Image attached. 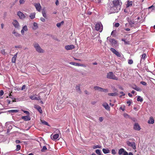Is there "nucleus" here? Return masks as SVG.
<instances>
[{
    "mask_svg": "<svg viewBox=\"0 0 155 155\" xmlns=\"http://www.w3.org/2000/svg\"><path fill=\"white\" fill-rule=\"evenodd\" d=\"M121 5L122 2L120 0H114L112 3L109 4L108 6L111 13H115L120 10Z\"/></svg>",
    "mask_w": 155,
    "mask_h": 155,
    "instance_id": "nucleus-1",
    "label": "nucleus"
},
{
    "mask_svg": "<svg viewBox=\"0 0 155 155\" xmlns=\"http://www.w3.org/2000/svg\"><path fill=\"white\" fill-rule=\"evenodd\" d=\"M33 46L36 51L39 53H43L44 52V50L42 49L39 45L37 43H35L33 44Z\"/></svg>",
    "mask_w": 155,
    "mask_h": 155,
    "instance_id": "nucleus-2",
    "label": "nucleus"
},
{
    "mask_svg": "<svg viewBox=\"0 0 155 155\" xmlns=\"http://www.w3.org/2000/svg\"><path fill=\"white\" fill-rule=\"evenodd\" d=\"M107 78L115 80H117L118 78L116 77L112 72H110L107 73Z\"/></svg>",
    "mask_w": 155,
    "mask_h": 155,
    "instance_id": "nucleus-3",
    "label": "nucleus"
},
{
    "mask_svg": "<svg viewBox=\"0 0 155 155\" xmlns=\"http://www.w3.org/2000/svg\"><path fill=\"white\" fill-rule=\"evenodd\" d=\"M95 28L96 30L101 32L103 30V26L101 22L96 23L95 25Z\"/></svg>",
    "mask_w": 155,
    "mask_h": 155,
    "instance_id": "nucleus-4",
    "label": "nucleus"
},
{
    "mask_svg": "<svg viewBox=\"0 0 155 155\" xmlns=\"http://www.w3.org/2000/svg\"><path fill=\"white\" fill-rule=\"evenodd\" d=\"M128 22L131 27H134V28H135L137 27V23L136 22L134 21V20H130L128 21Z\"/></svg>",
    "mask_w": 155,
    "mask_h": 155,
    "instance_id": "nucleus-5",
    "label": "nucleus"
},
{
    "mask_svg": "<svg viewBox=\"0 0 155 155\" xmlns=\"http://www.w3.org/2000/svg\"><path fill=\"white\" fill-rule=\"evenodd\" d=\"M127 143L128 146L132 147L134 149H136V144L134 142H130L129 141H127Z\"/></svg>",
    "mask_w": 155,
    "mask_h": 155,
    "instance_id": "nucleus-6",
    "label": "nucleus"
},
{
    "mask_svg": "<svg viewBox=\"0 0 155 155\" xmlns=\"http://www.w3.org/2000/svg\"><path fill=\"white\" fill-rule=\"evenodd\" d=\"M12 24L15 28L17 29L19 28L20 27V25L17 20H13Z\"/></svg>",
    "mask_w": 155,
    "mask_h": 155,
    "instance_id": "nucleus-7",
    "label": "nucleus"
},
{
    "mask_svg": "<svg viewBox=\"0 0 155 155\" xmlns=\"http://www.w3.org/2000/svg\"><path fill=\"white\" fill-rule=\"evenodd\" d=\"M17 15L19 18L21 20H23L26 18L25 15L21 11H19L18 12Z\"/></svg>",
    "mask_w": 155,
    "mask_h": 155,
    "instance_id": "nucleus-8",
    "label": "nucleus"
},
{
    "mask_svg": "<svg viewBox=\"0 0 155 155\" xmlns=\"http://www.w3.org/2000/svg\"><path fill=\"white\" fill-rule=\"evenodd\" d=\"M59 134H52L51 135V139L54 140H59Z\"/></svg>",
    "mask_w": 155,
    "mask_h": 155,
    "instance_id": "nucleus-9",
    "label": "nucleus"
},
{
    "mask_svg": "<svg viewBox=\"0 0 155 155\" xmlns=\"http://www.w3.org/2000/svg\"><path fill=\"white\" fill-rule=\"evenodd\" d=\"M107 39L113 45H114L117 44V41L114 39L110 38H109V37H108Z\"/></svg>",
    "mask_w": 155,
    "mask_h": 155,
    "instance_id": "nucleus-10",
    "label": "nucleus"
},
{
    "mask_svg": "<svg viewBox=\"0 0 155 155\" xmlns=\"http://www.w3.org/2000/svg\"><path fill=\"white\" fill-rule=\"evenodd\" d=\"M34 6L37 11L40 12L41 10V7L39 3H35Z\"/></svg>",
    "mask_w": 155,
    "mask_h": 155,
    "instance_id": "nucleus-11",
    "label": "nucleus"
},
{
    "mask_svg": "<svg viewBox=\"0 0 155 155\" xmlns=\"http://www.w3.org/2000/svg\"><path fill=\"white\" fill-rule=\"evenodd\" d=\"M69 64H71L74 65L75 66H82L85 67V66L83 64H81L79 63H75L74 62H70L69 63Z\"/></svg>",
    "mask_w": 155,
    "mask_h": 155,
    "instance_id": "nucleus-12",
    "label": "nucleus"
},
{
    "mask_svg": "<svg viewBox=\"0 0 155 155\" xmlns=\"http://www.w3.org/2000/svg\"><path fill=\"white\" fill-rule=\"evenodd\" d=\"M28 30V28L26 25H25L22 28L21 31V33L22 35H24L25 33V31H26Z\"/></svg>",
    "mask_w": 155,
    "mask_h": 155,
    "instance_id": "nucleus-13",
    "label": "nucleus"
},
{
    "mask_svg": "<svg viewBox=\"0 0 155 155\" xmlns=\"http://www.w3.org/2000/svg\"><path fill=\"white\" fill-rule=\"evenodd\" d=\"M134 129L136 130H139L140 127L138 124L135 123L134 126Z\"/></svg>",
    "mask_w": 155,
    "mask_h": 155,
    "instance_id": "nucleus-14",
    "label": "nucleus"
},
{
    "mask_svg": "<svg viewBox=\"0 0 155 155\" xmlns=\"http://www.w3.org/2000/svg\"><path fill=\"white\" fill-rule=\"evenodd\" d=\"M74 46L73 45H68L65 46V48L67 50H70L74 49Z\"/></svg>",
    "mask_w": 155,
    "mask_h": 155,
    "instance_id": "nucleus-15",
    "label": "nucleus"
},
{
    "mask_svg": "<svg viewBox=\"0 0 155 155\" xmlns=\"http://www.w3.org/2000/svg\"><path fill=\"white\" fill-rule=\"evenodd\" d=\"M131 87L133 89L136 90L137 91H141V89L140 87H137L135 85H132L131 86Z\"/></svg>",
    "mask_w": 155,
    "mask_h": 155,
    "instance_id": "nucleus-16",
    "label": "nucleus"
},
{
    "mask_svg": "<svg viewBox=\"0 0 155 155\" xmlns=\"http://www.w3.org/2000/svg\"><path fill=\"white\" fill-rule=\"evenodd\" d=\"M21 118L22 119L24 120L25 121H28L31 120V118L28 116V115L26 116H22L21 117Z\"/></svg>",
    "mask_w": 155,
    "mask_h": 155,
    "instance_id": "nucleus-17",
    "label": "nucleus"
},
{
    "mask_svg": "<svg viewBox=\"0 0 155 155\" xmlns=\"http://www.w3.org/2000/svg\"><path fill=\"white\" fill-rule=\"evenodd\" d=\"M34 107L36 108L40 113L41 114L42 113V110L41 109V108L40 106L37 105H35Z\"/></svg>",
    "mask_w": 155,
    "mask_h": 155,
    "instance_id": "nucleus-18",
    "label": "nucleus"
},
{
    "mask_svg": "<svg viewBox=\"0 0 155 155\" xmlns=\"http://www.w3.org/2000/svg\"><path fill=\"white\" fill-rule=\"evenodd\" d=\"M103 106L107 110H110V107L108 104L106 103H104L102 104Z\"/></svg>",
    "mask_w": 155,
    "mask_h": 155,
    "instance_id": "nucleus-19",
    "label": "nucleus"
},
{
    "mask_svg": "<svg viewBox=\"0 0 155 155\" xmlns=\"http://www.w3.org/2000/svg\"><path fill=\"white\" fill-rule=\"evenodd\" d=\"M18 53L15 54L12 59V61L13 63H15L16 61V58L17 57Z\"/></svg>",
    "mask_w": 155,
    "mask_h": 155,
    "instance_id": "nucleus-20",
    "label": "nucleus"
},
{
    "mask_svg": "<svg viewBox=\"0 0 155 155\" xmlns=\"http://www.w3.org/2000/svg\"><path fill=\"white\" fill-rule=\"evenodd\" d=\"M148 123L150 124H153L154 123V120L152 117H150L148 121Z\"/></svg>",
    "mask_w": 155,
    "mask_h": 155,
    "instance_id": "nucleus-21",
    "label": "nucleus"
},
{
    "mask_svg": "<svg viewBox=\"0 0 155 155\" xmlns=\"http://www.w3.org/2000/svg\"><path fill=\"white\" fill-rule=\"evenodd\" d=\"M102 151L104 154L108 153H109L110 152L109 150L108 149H106L103 148L102 149Z\"/></svg>",
    "mask_w": 155,
    "mask_h": 155,
    "instance_id": "nucleus-22",
    "label": "nucleus"
},
{
    "mask_svg": "<svg viewBox=\"0 0 155 155\" xmlns=\"http://www.w3.org/2000/svg\"><path fill=\"white\" fill-rule=\"evenodd\" d=\"M35 12H33V13H31L30 14V15L29 16V17L31 19H33L35 18Z\"/></svg>",
    "mask_w": 155,
    "mask_h": 155,
    "instance_id": "nucleus-23",
    "label": "nucleus"
},
{
    "mask_svg": "<svg viewBox=\"0 0 155 155\" xmlns=\"http://www.w3.org/2000/svg\"><path fill=\"white\" fill-rule=\"evenodd\" d=\"M124 150H125L123 148L120 149L118 151L119 154L121 155L122 154H123Z\"/></svg>",
    "mask_w": 155,
    "mask_h": 155,
    "instance_id": "nucleus-24",
    "label": "nucleus"
},
{
    "mask_svg": "<svg viewBox=\"0 0 155 155\" xmlns=\"http://www.w3.org/2000/svg\"><path fill=\"white\" fill-rule=\"evenodd\" d=\"M76 91L79 93H81V91L80 89V85H77L76 87Z\"/></svg>",
    "mask_w": 155,
    "mask_h": 155,
    "instance_id": "nucleus-25",
    "label": "nucleus"
},
{
    "mask_svg": "<svg viewBox=\"0 0 155 155\" xmlns=\"http://www.w3.org/2000/svg\"><path fill=\"white\" fill-rule=\"evenodd\" d=\"M102 88L98 86H95L94 87V89L95 90H97L100 92L101 91Z\"/></svg>",
    "mask_w": 155,
    "mask_h": 155,
    "instance_id": "nucleus-26",
    "label": "nucleus"
},
{
    "mask_svg": "<svg viewBox=\"0 0 155 155\" xmlns=\"http://www.w3.org/2000/svg\"><path fill=\"white\" fill-rule=\"evenodd\" d=\"M132 1H128L127 3L126 4V6L127 8L128 7L130 6H132Z\"/></svg>",
    "mask_w": 155,
    "mask_h": 155,
    "instance_id": "nucleus-27",
    "label": "nucleus"
},
{
    "mask_svg": "<svg viewBox=\"0 0 155 155\" xmlns=\"http://www.w3.org/2000/svg\"><path fill=\"white\" fill-rule=\"evenodd\" d=\"M34 27L33 28V30H35L38 28V24L36 22H34L33 23Z\"/></svg>",
    "mask_w": 155,
    "mask_h": 155,
    "instance_id": "nucleus-28",
    "label": "nucleus"
},
{
    "mask_svg": "<svg viewBox=\"0 0 155 155\" xmlns=\"http://www.w3.org/2000/svg\"><path fill=\"white\" fill-rule=\"evenodd\" d=\"M13 34H14L17 37H19L20 36V35L17 32L15 31H14L13 32Z\"/></svg>",
    "mask_w": 155,
    "mask_h": 155,
    "instance_id": "nucleus-29",
    "label": "nucleus"
},
{
    "mask_svg": "<svg viewBox=\"0 0 155 155\" xmlns=\"http://www.w3.org/2000/svg\"><path fill=\"white\" fill-rule=\"evenodd\" d=\"M108 94L110 96H116L117 95V94L116 93H108Z\"/></svg>",
    "mask_w": 155,
    "mask_h": 155,
    "instance_id": "nucleus-30",
    "label": "nucleus"
},
{
    "mask_svg": "<svg viewBox=\"0 0 155 155\" xmlns=\"http://www.w3.org/2000/svg\"><path fill=\"white\" fill-rule=\"evenodd\" d=\"M137 100L138 101L142 102L143 101V99L141 97L138 96L137 97Z\"/></svg>",
    "mask_w": 155,
    "mask_h": 155,
    "instance_id": "nucleus-31",
    "label": "nucleus"
},
{
    "mask_svg": "<svg viewBox=\"0 0 155 155\" xmlns=\"http://www.w3.org/2000/svg\"><path fill=\"white\" fill-rule=\"evenodd\" d=\"M29 98L32 100H36V97L35 95H31L29 96Z\"/></svg>",
    "mask_w": 155,
    "mask_h": 155,
    "instance_id": "nucleus-32",
    "label": "nucleus"
},
{
    "mask_svg": "<svg viewBox=\"0 0 155 155\" xmlns=\"http://www.w3.org/2000/svg\"><path fill=\"white\" fill-rule=\"evenodd\" d=\"M114 54L116 55L118 57H121V54L118 51H117Z\"/></svg>",
    "mask_w": 155,
    "mask_h": 155,
    "instance_id": "nucleus-33",
    "label": "nucleus"
},
{
    "mask_svg": "<svg viewBox=\"0 0 155 155\" xmlns=\"http://www.w3.org/2000/svg\"><path fill=\"white\" fill-rule=\"evenodd\" d=\"M123 116L126 118H130V116L126 113H124L123 114Z\"/></svg>",
    "mask_w": 155,
    "mask_h": 155,
    "instance_id": "nucleus-34",
    "label": "nucleus"
},
{
    "mask_svg": "<svg viewBox=\"0 0 155 155\" xmlns=\"http://www.w3.org/2000/svg\"><path fill=\"white\" fill-rule=\"evenodd\" d=\"M18 110H9L8 111V112L10 113H15L18 112Z\"/></svg>",
    "mask_w": 155,
    "mask_h": 155,
    "instance_id": "nucleus-35",
    "label": "nucleus"
},
{
    "mask_svg": "<svg viewBox=\"0 0 155 155\" xmlns=\"http://www.w3.org/2000/svg\"><path fill=\"white\" fill-rule=\"evenodd\" d=\"M101 146L99 145L94 146L93 147V148L94 149H95L97 148H101Z\"/></svg>",
    "mask_w": 155,
    "mask_h": 155,
    "instance_id": "nucleus-36",
    "label": "nucleus"
},
{
    "mask_svg": "<svg viewBox=\"0 0 155 155\" xmlns=\"http://www.w3.org/2000/svg\"><path fill=\"white\" fill-rule=\"evenodd\" d=\"M95 152L98 155H101V151L99 149H97L95 150Z\"/></svg>",
    "mask_w": 155,
    "mask_h": 155,
    "instance_id": "nucleus-37",
    "label": "nucleus"
},
{
    "mask_svg": "<svg viewBox=\"0 0 155 155\" xmlns=\"http://www.w3.org/2000/svg\"><path fill=\"white\" fill-rule=\"evenodd\" d=\"M47 150V148L45 146L43 147V148L41 149V151L42 152H45Z\"/></svg>",
    "mask_w": 155,
    "mask_h": 155,
    "instance_id": "nucleus-38",
    "label": "nucleus"
},
{
    "mask_svg": "<svg viewBox=\"0 0 155 155\" xmlns=\"http://www.w3.org/2000/svg\"><path fill=\"white\" fill-rule=\"evenodd\" d=\"M63 23H64V21H61V22L60 23H58L57 24V26L58 27H60L61 26V25H62L63 24Z\"/></svg>",
    "mask_w": 155,
    "mask_h": 155,
    "instance_id": "nucleus-39",
    "label": "nucleus"
},
{
    "mask_svg": "<svg viewBox=\"0 0 155 155\" xmlns=\"http://www.w3.org/2000/svg\"><path fill=\"white\" fill-rule=\"evenodd\" d=\"M42 13L43 16L44 18H46V14L45 12V11L44 9L42 10Z\"/></svg>",
    "mask_w": 155,
    "mask_h": 155,
    "instance_id": "nucleus-40",
    "label": "nucleus"
},
{
    "mask_svg": "<svg viewBox=\"0 0 155 155\" xmlns=\"http://www.w3.org/2000/svg\"><path fill=\"white\" fill-rule=\"evenodd\" d=\"M141 56V59H143V60H144L146 56V54L144 53Z\"/></svg>",
    "mask_w": 155,
    "mask_h": 155,
    "instance_id": "nucleus-41",
    "label": "nucleus"
},
{
    "mask_svg": "<svg viewBox=\"0 0 155 155\" xmlns=\"http://www.w3.org/2000/svg\"><path fill=\"white\" fill-rule=\"evenodd\" d=\"M21 147L19 145H16V150L17 151H18L20 150L21 149Z\"/></svg>",
    "mask_w": 155,
    "mask_h": 155,
    "instance_id": "nucleus-42",
    "label": "nucleus"
},
{
    "mask_svg": "<svg viewBox=\"0 0 155 155\" xmlns=\"http://www.w3.org/2000/svg\"><path fill=\"white\" fill-rule=\"evenodd\" d=\"M108 91V90L107 89H104L102 88L101 91V92H103L106 93H107Z\"/></svg>",
    "mask_w": 155,
    "mask_h": 155,
    "instance_id": "nucleus-43",
    "label": "nucleus"
},
{
    "mask_svg": "<svg viewBox=\"0 0 155 155\" xmlns=\"http://www.w3.org/2000/svg\"><path fill=\"white\" fill-rule=\"evenodd\" d=\"M41 121L42 123L43 124H45V125H46L47 126H49V125H48V122L45 121L41 120Z\"/></svg>",
    "mask_w": 155,
    "mask_h": 155,
    "instance_id": "nucleus-44",
    "label": "nucleus"
},
{
    "mask_svg": "<svg viewBox=\"0 0 155 155\" xmlns=\"http://www.w3.org/2000/svg\"><path fill=\"white\" fill-rule=\"evenodd\" d=\"M110 50L114 54L117 51L115 49L113 48H111L110 49Z\"/></svg>",
    "mask_w": 155,
    "mask_h": 155,
    "instance_id": "nucleus-45",
    "label": "nucleus"
},
{
    "mask_svg": "<svg viewBox=\"0 0 155 155\" xmlns=\"http://www.w3.org/2000/svg\"><path fill=\"white\" fill-rule=\"evenodd\" d=\"M111 153L112 154L114 155L116 153V152L114 149H112L111 150Z\"/></svg>",
    "mask_w": 155,
    "mask_h": 155,
    "instance_id": "nucleus-46",
    "label": "nucleus"
},
{
    "mask_svg": "<svg viewBox=\"0 0 155 155\" xmlns=\"http://www.w3.org/2000/svg\"><path fill=\"white\" fill-rule=\"evenodd\" d=\"M15 48H21L22 46L21 45H19L18 46H15Z\"/></svg>",
    "mask_w": 155,
    "mask_h": 155,
    "instance_id": "nucleus-47",
    "label": "nucleus"
},
{
    "mask_svg": "<svg viewBox=\"0 0 155 155\" xmlns=\"http://www.w3.org/2000/svg\"><path fill=\"white\" fill-rule=\"evenodd\" d=\"M25 1L24 0H20L19 3L20 4H22L24 3Z\"/></svg>",
    "mask_w": 155,
    "mask_h": 155,
    "instance_id": "nucleus-48",
    "label": "nucleus"
},
{
    "mask_svg": "<svg viewBox=\"0 0 155 155\" xmlns=\"http://www.w3.org/2000/svg\"><path fill=\"white\" fill-rule=\"evenodd\" d=\"M23 111L24 113H25L27 115H29V113L27 111L23 110Z\"/></svg>",
    "mask_w": 155,
    "mask_h": 155,
    "instance_id": "nucleus-49",
    "label": "nucleus"
},
{
    "mask_svg": "<svg viewBox=\"0 0 155 155\" xmlns=\"http://www.w3.org/2000/svg\"><path fill=\"white\" fill-rule=\"evenodd\" d=\"M128 63L129 64H132L133 63V61L132 60H129L128 61Z\"/></svg>",
    "mask_w": 155,
    "mask_h": 155,
    "instance_id": "nucleus-50",
    "label": "nucleus"
},
{
    "mask_svg": "<svg viewBox=\"0 0 155 155\" xmlns=\"http://www.w3.org/2000/svg\"><path fill=\"white\" fill-rule=\"evenodd\" d=\"M4 92L3 90H1L0 91V96H2L4 94Z\"/></svg>",
    "mask_w": 155,
    "mask_h": 155,
    "instance_id": "nucleus-51",
    "label": "nucleus"
},
{
    "mask_svg": "<svg viewBox=\"0 0 155 155\" xmlns=\"http://www.w3.org/2000/svg\"><path fill=\"white\" fill-rule=\"evenodd\" d=\"M140 83L144 85H146L147 84L144 81H141Z\"/></svg>",
    "mask_w": 155,
    "mask_h": 155,
    "instance_id": "nucleus-52",
    "label": "nucleus"
},
{
    "mask_svg": "<svg viewBox=\"0 0 155 155\" xmlns=\"http://www.w3.org/2000/svg\"><path fill=\"white\" fill-rule=\"evenodd\" d=\"M131 102V101L130 100H129L127 101V103L128 104V106H130V105Z\"/></svg>",
    "mask_w": 155,
    "mask_h": 155,
    "instance_id": "nucleus-53",
    "label": "nucleus"
},
{
    "mask_svg": "<svg viewBox=\"0 0 155 155\" xmlns=\"http://www.w3.org/2000/svg\"><path fill=\"white\" fill-rule=\"evenodd\" d=\"M123 154V155H128V153L125 150H124Z\"/></svg>",
    "mask_w": 155,
    "mask_h": 155,
    "instance_id": "nucleus-54",
    "label": "nucleus"
},
{
    "mask_svg": "<svg viewBox=\"0 0 155 155\" xmlns=\"http://www.w3.org/2000/svg\"><path fill=\"white\" fill-rule=\"evenodd\" d=\"M40 20L42 22H45V19L43 18H40Z\"/></svg>",
    "mask_w": 155,
    "mask_h": 155,
    "instance_id": "nucleus-55",
    "label": "nucleus"
},
{
    "mask_svg": "<svg viewBox=\"0 0 155 155\" xmlns=\"http://www.w3.org/2000/svg\"><path fill=\"white\" fill-rule=\"evenodd\" d=\"M1 53L3 54H5V51L4 50H2L1 51Z\"/></svg>",
    "mask_w": 155,
    "mask_h": 155,
    "instance_id": "nucleus-56",
    "label": "nucleus"
},
{
    "mask_svg": "<svg viewBox=\"0 0 155 155\" xmlns=\"http://www.w3.org/2000/svg\"><path fill=\"white\" fill-rule=\"evenodd\" d=\"M99 120L101 122L103 120V118L102 117H100L99 118Z\"/></svg>",
    "mask_w": 155,
    "mask_h": 155,
    "instance_id": "nucleus-57",
    "label": "nucleus"
},
{
    "mask_svg": "<svg viewBox=\"0 0 155 155\" xmlns=\"http://www.w3.org/2000/svg\"><path fill=\"white\" fill-rule=\"evenodd\" d=\"M119 25V23H116L115 25V26L116 27H118Z\"/></svg>",
    "mask_w": 155,
    "mask_h": 155,
    "instance_id": "nucleus-58",
    "label": "nucleus"
},
{
    "mask_svg": "<svg viewBox=\"0 0 155 155\" xmlns=\"http://www.w3.org/2000/svg\"><path fill=\"white\" fill-rule=\"evenodd\" d=\"M26 86L25 85H23L21 87V90H23L25 88Z\"/></svg>",
    "mask_w": 155,
    "mask_h": 155,
    "instance_id": "nucleus-59",
    "label": "nucleus"
},
{
    "mask_svg": "<svg viewBox=\"0 0 155 155\" xmlns=\"http://www.w3.org/2000/svg\"><path fill=\"white\" fill-rule=\"evenodd\" d=\"M154 7L153 6V5H152V6L149 7H148V9H150L151 8H152L153 9H154Z\"/></svg>",
    "mask_w": 155,
    "mask_h": 155,
    "instance_id": "nucleus-60",
    "label": "nucleus"
},
{
    "mask_svg": "<svg viewBox=\"0 0 155 155\" xmlns=\"http://www.w3.org/2000/svg\"><path fill=\"white\" fill-rule=\"evenodd\" d=\"M15 143L18 144L20 143L21 142L19 140H17L15 141Z\"/></svg>",
    "mask_w": 155,
    "mask_h": 155,
    "instance_id": "nucleus-61",
    "label": "nucleus"
},
{
    "mask_svg": "<svg viewBox=\"0 0 155 155\" xmlns=\"http://www.w3.org/2000/svg\"><path fill=\"white\" fill-rule=\"evenodd\" d=\"M55 4L57 5H59V2L58 0H56Z\"/></svg>",
    "mask_w": 155,
    "mask_h": 155,
    "instance_id": "nucleus-62",
    "label": "nucleus"
},
{
    "mask_svg": "<svg viewBox=\"0 0 155 155\" xmlns=\"http://www.w3.org/2000/svg\"><path fill=\"white\" fill-rule=\"evenodd\" d=\"M36 100L38 101L40 100H41L40 97V96L38 97H36Z\"/></svg>",
    "mask_w": 155,
    "mask_h": 155,
    "instance_id": "nucleus-63",
    "label": "nucleus"
},
{
    "mask_svg": "<svg viewBox=\"0 0 155 155\" xmlns=\"http://www.w3.org/2000/svg\"><path fill=\"white\" fill-rule=\"evenodd\" d=\"M84 92L85 94H86L88 95L89 94V92L86 90Z\"/></svg>",
    "mask_w": 155,
    "mask_h": 155,
    "instance_id": "nucleus-64",
    "label": "nucleus"
}]
</instances>
